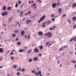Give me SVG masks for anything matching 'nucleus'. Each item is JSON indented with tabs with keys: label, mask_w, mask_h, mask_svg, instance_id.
<instances>
[{
	"label": "nucleus",
	"mask_w": 76,
	"mask_h": 76,
	"mask_svg": "<svg viewBox=\"0 0 76 76\" xmlns=\"http://www.w3.org/2000/svg\"><path fill=\"white\" fill-rule=\"evenodd\" d=\"M72 19H73V21H74V20H76V17H73L72 18Z\"/></svg>",
	"instance_id": "obj_12"
},
{
	"label": "nucleus",
	"mask_w": 76,
	"mask_h": 76,
	"mask_svg": "<svg viewBox=\"0 0 76 76\" xmlns=\"http://www.w3.org/2000/svg\"><path fill=\"white\" fill-rule=\"evenodd\" d=\"M39 56H42V54H41V53H39Z\"/></svg>",
	"instance_id": "obj_56"
},
{
	"label": "nucleus",
	"mask_w": 76,
	"mask_h": 76,
	"mask_svg": "<svg viewBox=\"0 0 76 76\" xmlns=\"http://www.w3.org/2000/svg\"><path fill=\"white\" fill-rule=\"evenodd\" d=\"M67 46H65L63 47L64 48H66V47H67Z\"/></svg>",
	"instance_id": "obj_48"
},
{
	"label": "nucleus",
	"mask_w": 76,
	"mask_h": 76,
	"mask_svg": "<svg viewBox=\"0 0 76 76\" xmlns=\"http://www.w3.org/2000/svg\"><path fill=\"white\" fill-rule=\"evenodd\" d=\"M13 67H14V69H16V65H13Z\"/></svg>",
	"instance_id": "obj_27"
},
{
	"label": "nucleus",
	"mask_w": 76,
	"mask_h": 76,
	"mask_svg": "<svg viewBox=\"0 0 76 76\" xmlns=\"http://www.w3.org/2000/svg\"><path fill=\"white\" fill-rule=\"evenodd\" d=\"M33 60H34V61H36L38 60V57H34V58Z\"/></svg>",
	"instance_id": "obj_6"
},
{
	"label": "nucleus",
	"mask_w": 76,
	"mask_h": 76,
	"mask_svg": "<svg viewBox=\"0 0 76 76\" xmlns=\"http://www.w3.org/2000/svg\"><path fill=\"white\" fill-rule=\"evenodd\" d=\"M32 59H29V62H31V61H32Z\"/></svg>",
	"instance_id": "obj_31"
},
{
	"label": "nucleus",
	"mask_w": 76,
	"mask_h": 76,
	"mask_svg": "<svg viewBox=\"0 0 76 76\" xmlns=\"http://www.w3.org/2000/svg\"><path fill=\"white\" fill-rule=\"evenodd\" d=\"M21 70L22 72H24V71H25V69H22Z\"/></svg>",
	"instance_id": "obj_39"
},
{
	"label": "nucleus",
	"mask_w": 76,
	"mask_h": 76,
	"mask_svg": "<svg viewBox=\"0 0 76 76\" xmlns=\"http://www.w3.org/2000/svg\"><path fill=\"white\" fill-rule=\"evenodd\" d=\"M34 3V1H33L31 2V3Z\"/></svg>",
	"instance_id": "obj_57"
},
{
	"label": "nucleus",
	"mask_w": 76,
	"mask_h": 76,
	"mask_svg": "<svg viewBox=\"0 0 76 76\" xmlns=\"http://www.w3.org/2000/svg\"><path fill=\"white\" fill-rule=\"evenodd\" d=\"M15 7L16 8L18 7V3H17V2H16V5H15Z\"/></svg>",
	"instance_id": "obj_15"
},
{
	"label": "nucleus",
	"mask_w": 76,
	"mask_h": 76,
	"mask_svg": "<svg viewBox=\"0 0 76 76\" xmlns=\"http://www.w3.org/2000/svg\"><path fill=\"white\" fill-rule=\"evenodd\" d=\"M39 48H40V49H41V50H42V48H43V46H41L39 47Z\"/></svg>",
	"instance_id": "obj_25"
},
{
	"label": "nucleus",
	"mask_w": 76,
	"mask_h": 76,
	"mask_svg": "<svg viewBox=\"0 0 76 76\" xmlns=\"http://www.w3.org/2000/svg\"><path fill=\"white\" fill-rule=\"evenodd\" d=\"M30 37V35H29L28 37V39H29Z\"/></svg>",
	"instance_id": "obj_51"
},
{
	"label": "nucleus",
	"mask_w": 76,
	"mask_h": 76,
	"mask_svg": "<svg viewBox=\"0 0 76 76\" xmlns=\"http://www.w3.org/2000/svg\"><path fill=\"white\" fill-rule=\"evenodd\" d=\"M76 6V4H74L72 5V7H75Z\"/></svg>",
	"instance_id": "obj_13"
},
{
	"label": "nucleus",
	"mask_w": 76,
	"mask_h": 76,
	"mask_svg": "<svg viewBox=\"0 0 76 76\" xmlns=\"http://www.w3.org/2000/svg\"><path fill=\"white\" fill-rule=\"evenodd\" d=\"M72 62L73 63H76V61L75 60H74V61H72Z\"/></svg>",
	"instance_id": "obj_26"
},
{
	"label": "nucleus",
	"mask_w": 76,
	"mask_h": 76,
	"mask_svg": "<svg viewBox=\"0 0 76 76\" xmlns=\"http://www.w3.org/2000/svg\"><path fill=\"white\" fill-rule=\"evenodd\" d=\"M46 17V16H45V15H44L42 16V17H41L40 20H39L38 21V23H40L43 20H44V19H45Z\"/></svg>",
	"instance_id": "obj_1"
},
{
	"label": "nucleus",
	"mask_w": 76,
	"mask_h": 76,
	"mask_svg": "<svg viewBox=\"0 0 76 76\" xmlns=\"http://www.w3.org/2000/svg\"><path fill=\"white\" fill-rule=\"evenodd\" d=\"M53 28H50V30H53Z\"/></svg>",
	"instance_id": "obj_43"
},
{
	"label": "nucleus",
	"mask_w": 76,
	"mask_h": 76,
	"mask_svg": "<svg viewBox=\"0 0 76 76\" xmlns=\"http://www.w3.org/2000/svg\"><path fill=\"white\" fill-rule=\"evenodd\" d=\"M34 50L35 51V53H38L39 51V50L36 48L34 49Z\"/></svg>",
	"instance_id": "obj_5"
},
{
	"label": "nucleus",
	"mask_w": 76,
	"mask_h": 76,
	"mask_svg": "<svg viewBox=\"0 0 76 76\" xmlns=\"http://www.w3.org/2000/svg\"><path fill=\"white\" fill-rule=\"evenodd\" d=\"M32 72L33 73H35V72L34 71H32Z\"/></svg>",
	"instance_id": "obj_45"
},
{
	"label": "nucleus",
	"mask_w": 76,
	"mask_h": 76,
	"mask_svg": "<svg viewBox=\"0 0 76 76\" xmlns=\"http://www.w3.org/2000/svg\"><path fill=\"white\" fill-rule=\"evenodd\" d=\"M22 13H23V11H21L20 12V14H22Z\"/></svg>",
	"instance_id": "obj_61"
},
{
	"label": "nucleus",
	"mask_w": 76,
	"mask_h": 76,
	"mask_svg": "<svg viewBox=\"0 0 76 76\" xmlns=\"http://www.w3.org/2000/svg\"><path fill=\"white\" fill-rule=\"evenodd\" d=\"M12 37H15L16 36V34H13L12 35Z\"/></svg>",
	"instance_id": "obj_18"
},
{
	"label": "nucleus",
	"mask_w": 76,
	"mask_h": 76,
	"mask_svg": "<svg viewBox=\"0 0 76 76\" xmlns=\"http://www.w3.org/2000/svg\"><path fill=\"white\" fill-rule=\"evenodd\" d=\"M38 34H39V35H41L42 34V33H41V31H39L38 33Z\"/></svg>",
	"instance_id": "obj_17"
},
{
	"label": "nucleus",
	"mask_w": 76,
	"mask_h": 76,
	"mask_svg": "<svg viewBox=\"0 0 76 76\" xmlns=\"http://www.w3.org/2000/svg\"><path fill=\"white\" fill-rule=\"evenodd\" d=\"M17 44L18 45H20V42H18Z\"/></svg>",
	"instance_id": "obj_42"
},
{
	"label": "nucleus",
	"mask_w": 76,
	"mask_h": 76,
	"mask_svg": "<svg viewBox=\"0 0 76 76\" xmlns=\"http://www.w3.org/2000/svg\"><path fill=\"white\" fill-rule=\"evenodd\" d=\"M38 73L39 75H41V71H39L38 72Z\"/></svg>",
	"instance_id": "obj_23"
},
{
	"label": "nucleus",
	"mask_w": 76,
	"mask_h": 76,
	"mask_svg": "<svg viewBox=\"0 0 76 76\" xmlns=\"http://www.w3.org/2000/svg\"><path fill=\"white\" fill-rule=\"evenodd\" d=\"M25 19V18H23V20H24Z\"/></svg>",
	"instance_id": "obj_64"
},
{
	"label": "nucleus",
	"mask_w": 76,
	"mask_h": 76,
	"mask_svg": "<svg viewBox=\"0 0 76 76\" xmlns=\"http://www.w3.org/2000/svg\"><path fill=\"white\" fill-rule=\"evenodd\" d=\"M51 17H54V15H52L51 16Z\"/></svg>",
	"instance_id": "obj_53"
},
{
	"label": "nucleus",
	"mask_w": 76,
	"mask_h": 76,
	"mask_svg": "<svg viewBox=\"0 0 76 76\" xmlns=\"http://www.w3.org/2000/svg\"><path fill=\"white\" fill-rule=\"evenodd\" d=\"M69 53H70V54H73V52L70 51L69 52Z\"/></svg>",
	"instance_id": "obj_36"
},
{
	"label": "nucleus",
	"mask_w": 76,
	"mask_h": 76,
	"mask_svg": "<svg viewBox=\"0 0 76 76\" xmlns=\"http://www.w3.org/2000/svg\"><path fill=\"white\" fill-rule=\"evenodd\" d=\"M3 67V66H0V69L1 68H2V67Z\"/></svg>",
	"instance_id": "obj_62"
},
{
	"label": "nucleus",
	"mask_w": 76,
	"mask_h": 76,
	"mask_svg": "<svg viewBox=\"0 0 76 76\" xmlns=\"http://www.w3.org/2000/svg\"><path fill=\"white\" fill-rule=\"evenodd\" d=\"M45 23H46V22H44L43 23H42V27H45Z\"/></svg>",
	"instance_id": "obj_9"
},
{
	"label": "nucleus",
	"mask_w": 76,
	"mask_h": 76,
	"mask_svg": "<svg viewBox=\"0 0 76 76\" xmlns=\"http://www.w3.org/2000/svg\"><path fill=\"white\" fill-rule=\"evenodd\" d=\"M66 16V15L64 14L63 15L62 17H64V16Z\"/></svg>",
	"instance_id": "obj_38"
},
{
	"label": "nucleus",
	"mask_w": 76,
	"mask_h": 76,
	"mask_svg": "<svg viewBox=\"0 0 76 76\" xmlns=\"http://www.w3.org/2000/svg\"><path fill=\"white\" fill-rule=\"evenodd\" d=\"M51 45V43H49V45H49V46H50V45Z\"/></svg>",
	"instance_id": "obj_52"
},
{
	"label": "nucleus",
	"mask_w": 76,
	"mask_h": 76,
	"mask_svg": "<svg viewBox=\"0 0 76 76\" xmlns=\"http://www.w3.org/2000/svg\"><path fill=\"white\" fill-rule=\"evenodd\" d=\"M74 39V37H73L72 38H71L69 40V41L70 42H71V41H72Z\"/></svg>",
	"instance_id": "obj_10"
},
{
	"label": "nucleus",
	"mask_w": 76,
	"mask_h": 76,
	"mask_svg": "<svg viewBox=\"0 0 76 76\" xmlns=\"http://www.w3.org/2000/svg\"><path fill=\"white\" fill-rule=\"evenodd\" d=\"M13 52H11V53H10V54H11V55H12V54H13Z\"/></svg>",
	"instance_id": "obj_50"
},
{
	"label": "nucleus",
	"mask_w": 76,
	"mask_h": 76,
	"mask_svg": "<svg viewBox=\"0 0 76 76\" xmlns=\"http://www.w3.org/2000/svg\"><path fill=\"white\" fill-rule=\"evenodd\" d=\"M59 4H60V3L59 2H58L57 3V5H59Z\"/></svg>",
	"instance_id": "obj_54"
},
{
	"label": "nucleus",
	"mask_w": 76,
	"mask_h": 76,
	"mask_svg": "<svg viewBox=\"0 0 76 76\" xmlns=\"http://www.w3.org/2000/svg\"><path fill=\"white\" fill-rule=\"evenodd\" d=\"M35 75H37L38 76H39V74H38V73L36 72L35 73Z\"/></svg>",
	"instance_id": "obj_16"
},
{
	"label": "nucleus",
	"mask_w": 76,
	"mask_h": 76,
	"mask_svg": "<svg viewBox=\"0 0 76 76\" xmlns=\"http://www.w3.org/2000/svg\"><path fill=\"white\" fill-rule=\"evenodd\" d=\"M74 41H76V36H75L74 37Z\"/></svg>",
	"instance_id": "obj_30"
},
{
	"label": "nucleus",
	"mask_w": 76,
	"mask_h": 76,
	"mask_svg": "<svg viewBox=\"0 0 76 76\" xmlns=\"http://www.w3.org/2000/svg\"><path fill=\"white\" fill-rule=\"evenodd\" d=\"M21 34L22 36L24 35V34H25V31H22L21 32Z\"/></svg>",
	"instance_id": "obj_8"
},
{
	"label": "nucleus",
	"mask_w": 76,
	"mask_h": 76,
	"mask_svg": "<svg viewBox=\"0 0 76 76\" xmlns=\"http://www.w3.org/2000/svg\"><path fill=\"white\" fill-rule=\"evenodd\" d=\"M57 63L58 64V63H60V61H57Z\"/></svg>",
	"instance_id": "obj_59"
},
{
	"label": "nucleus",
	"mask_w": 76,
	"mask_h": 76,
	"mask_svg": "<svg viewBox=\"0 0 76 76\" xmlns=\"http://www.w3.org/2000/svg\"><path fill=\"white\" fill-rule=\"evenodd\" d=\"M11 19H13V17L11 16Z\"/></svg>",
	"instance_id": "obj_63"
},
{
	"label": "nucleus",
	"mask_w": 76,
	"mask_h": 76,
	"mask_svg": "<svg viewBox=\"0 0 76 76\" xmlns=\"http://www.w3.org/2000/svg\"><path fill=\"white\" fill-rule=\"evenodd\" d=\"M63 49V48H61L59 49V51H61Z\"/></svg>",
	"instance_id": "obj_32"
},
{
	"label": "nucleus",
	"mask_w": 76,
	"mask_h": 76,
	"mask_svg": "<svg viewBox=\"0 0 76 76\" xmlns=\"http://www.w3.org/2000/svg\"><path fill=\"white\" fill-rule=\"evenodd\" d=\"M4 26H6V24H4Z\"/></svg>",
	"instance_id": "obj_55"
},
{
	"label": "nucleus",
	"mask_w": 76,
	"mask_h": 76,
	"mask_svg": "<svg viewBox=\"0 0 76 76\" xmlns=\"http://www.w3.org/2000/svg\"><path fill=\"white\" fill-rule=\"evenodd\" d=\"M76 25H74V26H73V28H76Z\"/></svg>",
	"instance_id": "obj_46"
},
{
	"label": "nucleus",
	"mask_w": 76,
	"mask_h": 76,
	"mask_svg": "<svg viewBox=\"0 0 76 76\" xmlns=\"http://www.w3.org/2000/svg\"><path fill=\"white\" fill-rule=\"evenodd\" d=\"M53 8H55L57 7V4L56 3H53L52 6Z\"/></svg>",
	"instance_id": "obj_4"
},
{
	"label": "nucleus",
	"mask_w": 76,
	"mask_h": 76,
	"mask_svg": "<svg viewBox=\"0 0 76 76\" xmlns=\"http://www.w3.org/2000/svg\"><path fill=\"white\" fill-rule=\"evenodd\" d=\"M25 49H20L19 50V53H22V52H23V51H25Z\"/></svg>",
	"instance_id": "obj_7"
},
{
	"label": "nucleus",
	"mask_w": 76,
	"mask_h": 76,
	"mask_svg": "<svg viewBox=\"0 0 76 76\" xmlns=\"http://www.w3.org/2000/svg\"><path fill=\"white\" fill-rule=\"evenodd\" d=\"M48 43H49V42H48L46 43V46H47V45H48Z\"/></svg>",
	"instance_id": "obj_40"
},
{
	"label": "nucleus",
	"mask_w": 76,
	"mask_h": 76,
	"mask_svg": "<svg viewBox=\"0 0 76 76\" xmlns=\"http://www.w3.org/2000/svg\"><path fill=\"white\" fill-rule=\"evenodd\" d=\"M11 58L12 60H13V59H14V57L13 56H11Z\"/></svg>",
	"instance_id": "obj_28"
},
{
	"label": "nucleus",
	"mask_w": 76,
	"mask_h": 76,
	"mask_svg": "<svg viewBox=\"0 0 76 76\" xmlns=\"http://www.w3.org/2000/svg\"><path fill=\"white\" fill-rule=\"evenodd\" d=\"M3 48H0V53H3Z\"/></svg>",
	"instance_id": "obj_11"
},
{
	"label": "nucleus",
	"mask_w": 76,
	"mask_h": 76,
	"mask_svg": "<svg viewBox=\"0 0 76 76\" xmlns=\"http://www.w3.org/2000/svg\"><path fill=\"white\" fill-rule=\"evenodd\" d=\"M35 3H34V4L32 5H31V7H33V6H34H34H35Z\"/></svg>",
	"instance_id": "obj_29"
},
{
	"label": "nucleus",
	"mask_w": 76,
	"mask_h": 76,
	"mask_svg": "<svg viewBox=\"0 0 76 76\" xmlns=\"http://www.w3.org/2000/svg\"><path fill=\"white\" fill-rule=\"evenodd\" d=\"M17 76H19V75H20V72H18L17 73Z\"/></svg>",
	"instance_id": "obj_35"
},
{
	"label": "nucleus",
	"mask_w": 76,
	"mask_h": 76,
	"mask_svg": "<svg viewBox=\"0 0 76 76\" xmlns=\"http://www.w3.org/2000/svg\"><path fill=\"white\" fill-rule=\"evenodd\" d=\"M37 1L39 2V3H41V1L40 0H37Z\"/></svg>",
	"instance_id": "obj_37"
},
{
	"label": "nucleus",
	"mask_w": 76,
	"mask_h": 76,
	"mask_svg": "<svg viewBox=\"0 0 76 76\" xmlns=\"http://www.w3.org/2000/svg\"><path fill=\"white\" fill-rule=\"evenodd\" d=\"M19 32V30H17L14 31L15 33H17V32Z\"/></svg>",
	"instance_id": "obj_21"
},
{
	"label": "nucleus",
	"mask_w": 76,
	"mask_h": 76,
	"mask_svg": "<svg viewBox=\"0 0 76 76\" xmlns=\"http://www.w3.org/2000/svg\"><path fill=\"white\" fill-rule=\"evenodd\" d=\"M6 9V6H4L3 8V10H5Z\"/></svg>",
	"instance_id": "obj_24"
},
{
	"label": "nucleus",
	"mask_w": 76,
	"mask_h": 76,
	"mask_svg": "<svg viewBox=\"0 0 76 76\" xmlns=\"http://www.w3.org/2000/svg\"><path fill=\"white\" fill-rule=\"evenodd\" d=\"M29 23V20H27V23Z\"/></svg>",
	"instance_id": "obj_44"
},
{
	"label": "nucleus",
	"mask_w": 76,
	"mask_h": 76,
	"mask_svg": "<svg viewBox=\"0 0 76 76\" xmlns=\"http://www.w3.org/2000/svg\"><path fill=\"white\" fill-rule=\"evenodd\" d=\"M58 11L59 12H61L62 11V9L61 8H58Z\"/></svg>",
	"instance_id": "obj_14"
},
{
	"label": "nucleus",
	"mask_w": 76,
	"mask_h": 76,
	"mask_svg": "<svg viewBox=\"0 0 76 76\" xmlns=\"http://www.w3.org/2000/svg\"><path fill=\"white\" fill-rule=\"evenodd\" d=\"M52 21H54V20H55V19L54 18L52 19Z\"/></svg>",
	"instance_id": "obj_41"
},
{
	"label": "nucleus",
	"mask_w": 76,
	"mask_h": 76,
	"mask_svg": "<svg viewBox=\"0 0 76 76\" xmlns=\"http://www.w3.org/2000/svg\"><path fill=\"white\" fill-rule=\"evenodd\" d=\"M31 51H32L31 50H30L29 51L28 53H27V54H29V52H31Z\"/></svg>",
	"instance_id": "obj_34"
},
{
	"label": "nucleus",
	"mask_w": 76,
	"mask_h": 76,
	"mask_svg": "<svg viewBox=\"0 0 76 76\" xmlns=\"http://www.w3.org/2000/svg\"><path fill=\"white\" fill-rule=\"evenodd\" d=\"M50 22H51V21L50 20L47 21V24H50Z\"/></svg>",
	"instance_id": "obj_19"
},
{
	"label": "nucleus",
	"mask_w": 76,
	"mask_h": 76,
	"mask_svg": "<svg viewBox=\"0 0 76 76\" xmlns=\"http://www.w3.org/2000/svg\"><path fill=\"white\" fill-rule=\"evenodd\" d=\"M8 14L7 12H4L2 13L1 14V15L3 16H5V15H7Z\"/></svg>",
	"instance_id": "obj_3"
},
{
	"label": "nucleus",
	"mask_w": 76,
	"mask_h": 76,
	"mask_svg": "<svg viewBox=\"0 0 76 76\" xmlns=\"http://www.w3.org/2000/svg\"><path fill=\"white\" fill-rule=\"evenodd\" d=\"M28 13L29 14H31V11H28Z\"/></svg>",
	"instance_id": "obj_49"
},
{
	"label": "nucleus",
	"mask_w": 76,
	"mask_h": 76,
	"mask_svg": "<svg viewBox=\"0 0 76 76\" xmlns=\"http://www.w3.org/2000/svg\"><path fill=\"white\" fill-rule=\"evenodd\" d=\"M67 20L68 21H68V23H71L70 21V20H69V19H68Z\"/></svg>",
	"instance_id": "obj_33"
},
{
	"label": "nucleus",
	"mask_w": 76,
	"mask_h": 76,
	"mask_svg": "<svg viewBox=\"0 0 76 76\" xmlns=\"http://www.w3.org/2000/svg\"><path fill=\"white\" fill-rule=\"evenodd\" d=\"M37 7L35 6L34 7V9H36L37 8Z\"/></svg>",
	"instance_id": "obj_47"
},
{
	"label": "nucleus",
	"mask_w": 76,
	"mask_h": 76,
	"mask_svg": "<svg viewBox=\"0 0 76 76\" xmlns=\"http://www.w3.org/2000/svg\"><path fill=\"white\" fill-rule=\"evenodd\" d=\"M74 67H75V68H76V64H75V65H74Z\"/></svg>",
	"instance_id": "obj_58"
},
{
	"label": "nucleus",
	"mask_w": 76,
	"mask_h": 76,
	"mask_svg": "<svg viewBox=\"0 0 76 76\" xmlns=\"http://www.w3.org/2000/svg\"><path fill=\"white\" fill-rule=\"evenodd\" d=\"M11 7H9L8 8L7 10H11Z\"/></svg>",
	"instance_id": "obj_22"
},
{
	"label": "nucleus",
	"mask_w": 76,
	"mask_h": 76,
	"mask_svg": "<svg viewBox=\"0 0 76 76\" xmlns=\"http://www.w3.org/2000/svg\"><path fill=\"white\" fill-rule=\"evenodd\" d=\"M28 15V13H26L25 14L26 15Z\"/></svg>",
	"instance_id": "obj_60"
},
{
	"label": "nucleus",
	"mask_w": 76,
	"mask_h": 76,
	"mask_svg": "<svg viewBox=\"0 0 76 76\" xmlns=\"http://www.w3.org/2000/svg\"><path fill=\"white\" fill-rule=\"evenodd\" d=\"M18 3L19 4H21V3H22V1H18Z\"/></svg>",
	"instance_id": "obj_20"
},
{
	"label": "nucleus",
	"mask_w": 76,
	"mask_h": 76,
	"mask_svg": "<svg viewBox=\"0 0 76 76\" xmlns=\"http://www.w3.org/2000/svg\"><path fill=\"white\" fill-rule=\"evenodd\" d=\"M45 35L46 37L48 36V38H50L52 36V34L50 32H48L47 33L45 34Z\"/></svg>",
	"instance_id": "obj_2"
}]
</instances>
